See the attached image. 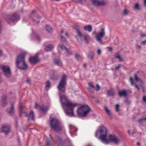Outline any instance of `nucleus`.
Wrapping results in <instances>:
<instances>
[{"instance_id":"1","label":"nucleus","mask_w":146,"mask_h":146,"mask_svg":"<svg viewBox=\"0 0 146 146\" xmlns=\"http://www.w3.org/2000/svg\"><path fill=\"white\" fill-rule=\"evenodd\" d=\"M107 132L106 128L105 126H101L98 129L96 132L95 135L96 137H98L103 143L108 144V141L106 139Z\"/></svg>"},{"instance_id":"2","label":"nucleus","mask_w":146,"mask_h":146,"mask_svg":"<svg viewBox=\"0 0 146 146\" xmlns=\"http://www.w3.org/2000/svg\"><path fill=\"white\" fill-rule=\"evenodd\" d=\"M25 56L24 53L19 54L17 56L15 61L17 67L20 70L26 69L28 66L25 62Z\"/></svg>"},{"instance_id":"3","label":"nucleus","mask_w":146,"mask_h":146,"mask_svg":"<svg viewBox=\"0 0 146 146\" xmlns=\"http://www.w3.org/2000/svg\"><path fill=\"white\" fill-rule=\"evenodd\" d=\"M50 126L55 131L59 132L61 131L62 126L60 122L55 118H53L49 121Z\"/></svg>"},{"instance_id":"4","label":"nucleus","mask_w":146,"mask_h":146,"mask_svg":"<svg viewBox=\"0 0 146 146\" xmlns=\"http://www.w3.org/2000/svg\"><path fill=\"white\" fill-rule=\"evenodd\" d=\"M91 109L87 105H82L78 108L77 110L78 115L82 117H86L91 111Z\"/></svg>"},{"instance_id":"5","label":"nucleus","mask_w":146,"mask_h":146,"mask_svg":"<svg viewBox=\"0 0 146 146\" xmlns=\"http://www.w3.org/2000/svg\"><path fill=\"white\" fill-rule=\"evenodd\" d=\"M78 105L76 103L72 104L69 102H68L64 105V106H65L66 109L64 110L66 114L68 115L74 116V107H76Z\"/></svg>"},{"instance_id":"6","label":"nucleus","mask_w":146,"mask_h":146,"mask_svg":"<svg viewBox=\"0 0 146 146\" xmlns=\"http://www.w3.org/2000/svg\"><path fill=\"white\" fill-rule=\"evenodd\" d=\"M66 77L67 76L66 75L63 74L61 77L60 81L57 86L58 90L63 93H65L66 91Z\"/></svg>"},{"instance_id":"7","label":"nucleus","mask_w":146,"mask_h":146,"mask_svg":"<svg viewBox=\"0 0 146 146\" xmlns=\"http://www.w3.org/2000/svg\"><path fill=\"white\" fill-rule=\"evenodd\" d=\"M1 68L3 72V74L7 78H10L11 76V73L10 68L5 65L1 66Z\"/></svg>"},{"instance_id":"8","label":"nucleus","mask_w":146,"mask_h":146,"mask_svg":"<svg viewBox=\"0 0 146 146\" xmlns=\"http://www.w3.org/2000/svg\"><path fill=\"white\" fill-rule=\"evenodd\" d=\"M105 31L104 28H101L100 32L98 33L96 36V40L101 44H104L101 38H103L105 35Z\"/></svg>"},{"instance_id":"9","label":"nucleus","mask_w":146,"mask_h":146,"mask_svg":"<svg viewBox=\"0 0 146 146\" xmlns=\"http://www.w3.org/2000/svg\"><path fill=\"white\" fill-rule=\"evenodd\" d=\"M74 28L76 30V32L78 35L76 36V39L79 43L80 44H82V40L80 37L83 36V35L80 31V29L79 28V27L77 26H74Z\"/></svg>"},{"instance_id":"10","label":"nucleus","mask_w":146,"mask_h":146,"mask_svg":"<svg viewBox=\"0 0 146 146\" xmlns=\"http://www.w3.org/2000/svg\"><path fill=\"white\" fill-rule=\"evenodd\" d=\"M11 127L8 125H3L0 130V132L5 133V135H8L11 131Z\"/></svg>"},{"instance_id":"11","label":"nucleus","mask_w":146,"mask_h":146,"mask_svg":"<svg viewBox=\"0 0 146 146\" xmlns=\"http://www.w3.org/2000/svg\"><path fill=\"white\" fill-rule=\"evenodd\" d=\"M93 4L96 6H104L106 3L104 1V0H90Z\"/></svg>"},{"instance_id":"12","label":"nucleus","mask_w":146,"mask_h":146,"mask_svg":"<svg viewBox=\"0 0 146 146\" xmlns=\"http://www.w3.org/2000/svg\"><path fill=\"white\" fill-rule=\"evenodd\" d=\"M7 18L13 21H16L19 19L20 18L19 15L15 13H14L11 15H8L7 16Z\"/></svg>"},{"instance_id":"13","label":"nucleus","mask_w":146,"mask_h":146,"mask_svg":"<svg viewBox=\"0 0 146 146\" xmlns=\"http://www.w3.org/2000/svg\"><path fill=\"white\" fill-rule=\"evenodd\" d=\"M109 139L110 141L117 145L118 144L120 141V139L116 136L111 135H109Z\"/></svg>"},{"instance_id":"14","label":"nucleus","mask_w":146,"mask_h":146,"mask_svg":"<svg viewBox=\"0 0 146 146\" xmlns=\"http://www.w3.org/2000/svg\"><path fill=\"white\" fill-rule=\"evenodd\" d=\"M60 101L62 104V107L64 108V105L65 103H66L68 101L67 97L64 95L62 96L60 95Z\"/></svg>"},{"instance_id":"15","label":"nucleus","mask_w":146,"mask_h":146,"mask_svg":"<svg viewBox=\"0 0 146 146\" xmlns=\"http://www.w3.org/2000/svg\"><path fill=\"white\" fill-rule=\"evenodd\" d=\"M38 60L36 56L31 57L29 59V62L31 64H36L38 62Z\"/></svg>"},{"instance_id":"16","label":"nucleus","mask_w":146,"mask_h":146,"mask_svg":"<svg viewBox=\"0 0 146 146\" xmlns=\"http://www.w3.org/2000/svg\"><path fill=\"white\" fill-rule=\"evenodd\" d=\"M118 94L120 97L124 96L126 97L128 95L127 90L125 89H123L119 91Z\"/></svg>"},{"instance_id":"17","label":"nucleus","mask_w":146,"mask_h":146,"mask_svg":"<svg viewBox=\"0 0 146 146\" xmlns=\"http://www.w3.org/2000/svg\"><path fill=\"white\" fill-rule=\"evenodd\" d=\"M54 47V46L53 44H50L46 46L44 50L47 52L51 51L53 49Z\"/></svg>"},{"instance_id":"18","label":"nucleus","mask_w":146,"mask_h":146,"mask_svg":"<svg viewBox=\"0 0 146 146\" xmlns=\"http://www.w3.org/2000/svg\"><path fill=\"white\" fill-rule=\"evenodd\" d=\"M104 109L106 112L109 118L110 119H112V114L110 110L106 106L104 107Z\"/></svg>"},{"instance_id":"19","label":"nucleus","mask_w":146,"mask_h":146,"mask_svg":"<svg viewBox=\"0 0 146 146\" xmlns=\"http://www.w3.org/2000/svg\"><path fill=\"white\" fill-rule=\"evenodd\" d=\"M84 30L88 31L89 32H91L92 31V28L91 25H87L84 27Z\"/></svg>"},{"instance_id":"20","label":"nucleus","mask_w":146,"mask_h":146,"mask_svg":"<svg viewBox=\"0 0 146 146\" xmlns=\"http://www.w3.org/2000/svg\"><path fill=\"white\" fill-rule=\"evenodd\" d=\"M7 97L5 96H4L2 99V105L3 106H5L7 104V102L6 101Z\"/></svg>"},{"instance_id":"21","label":"nucleus","mask_w":146,"mask_h":146,"mask_svg":"<svg viewBox=\"0 0 146 146\" xmlns=\"http://www.w3.org/2000/svg\"><path fill=\"white\" fill-rule=\"evenodd\" d=\"M29 119L31 120H34L35 117L34 113L33 110H31L30 111L28 116Z\"/></svg>"},{"instance_id":"22","label":"nucleus","mask_w":146,"mask_h":146,"mask_svg":"<svg viewBox=\"0 0 146 146\" xmlns=\"http://www.w3.org/2000/svg\"><path fill=\"white\" fill-rule=\"evenodd\" d=\"M54 63L59 66H62V63L60 59H55L54 60Z\"/></svg>"},{"instance_id":"23","label":"nucleus","mask_w":146,"mask_h":146,"mask_svg":"<svg viewBox=\"0 0 146 146\" xmlns=\"http://www.w3.org/2000/svg\"><path fill=\"white\" fill-rule=\"evenodd\" d=\"M107 92L109 96H113L115 95V92L113 89H111L110 90H108Z\"/></svg>"},{"instance_id":"24","label":"nucleus","mask_w":146,"mask_h":146,"mask_svg":"<svg viewBox=\"0 0 146 146\" xmlns=\"http://www.w3.org/2000/svg\"><path fill=\"white\" fill-rule=\"evenodd\" d=\"M36 18L38 20V19H40L41 18V17L40 16H39L38 15L37 16L35 17L33 19V21L34 22V23L36 22V23L38 24L39 23L40 20H38L37 21L35 20V19Z\"/></svg>"},{"instance_id":"25","label":"nucleus","mask_w":146,"mask_h":146,"mask_svg":"<svg viewBox=\"0 0 146 146\" xmlns=\"http://www.w3.org/2000/svg\"><path fill=\"white\" fill-rule=\"evenodd\" d=\"M144 121L146 122V117L144 118L143 117L137 120V122L140 124H142Z\"/></svg>"},{"instance_id":"26","label":"nucleus","mask_w":146,"mask_h":146,"mask_svg":"<svg viewBox=\"0 0 146 146\" xmlns=\"http://www.w3.org/2000/svg\"><path fill=\"white\" fill-rule=\"evenodd\" d=\"M40 109L41 111L44 113L46 111L48 110V108L46 106L40 107Z\"/></svg>"},{"instance_id":"27","label":"nucleus","mask_w":146,"mask_h":146,"mask_svg":"<svg viewBox=\"0 0 146 146\" xmlns=\"http://www.w3.org/2000/svg\"><path fill=\"white\" fill-rule=\"evenodd\" d=\"M90 56H88V57L91 60H93L94 59V53L92 51H91L90 52Z\"/></svg>"},{"instance_id":"28","label":"nucleus","mask_w":146,"mask_h":146,"mask_svg":"<svg viewBox=\"0 0 146 146\" xmlns=\"http://www.w3.org/2000/svg\"><path fill=\"white\" fill-rule=\"evenodd\" d=\"M14 111V106L13 104H12L11 105V110L9 111H8L7 112L10 115H12Z\"/></svg>"},{"instance_id":"29","label":"nucleus","mask_w":146,"mask_h":146,"mask_svg":"<svg viewBox=\"0 0 146 146\" xmlns=\"http://www.w3.org/2000/svg\"><path fill=\"white\" fill-rule=\"evenodd\" d=\"M45 29L47 31L50 32L52 31V28L48 25H46L45 27Z\"/></svg>"},{"instance_id":"30","label":"nucleus","mask_w":146,"mask_h":146,"mask_svg":"<svg viewBox=\"0 0 146 146\" xmlns=\"http://www.w3.org/2000/svg\"><path fill=\"white\" fill-rule=\"evenodd\" d=\"M134 8L137 10L140 11L141 10V9L140 7L139 4L138 3H137L135 4Z\"/></svg>"},{"instance_id":"31","label":"nucleus","mask_w":146,"mask_h":146,"mask_svg":"<svg viewBox=\"0 0 146 146\" xmlns=\"http://www.w3.org/2000/svg\"><path fill=\"white\" fill-rule=\"evenodd\" d=\"M115 58L118 59L120 61H123V60L122 58L120 55H118L117 54H115Z\"/></svg>"},{"instance_id":"32","label":"nucleus","mask_w":146,"mask_h":146,"mask_svg":"<svg viewBox=\"0 0 146 146\" xmlns=\"http://www.w3.org/2000/svg\"><path fill=\"white\" fill-rule=\"evenodd\" d=\"M128 11L127 9H125L123 11L122 15L123 16H125L128 15Z\"/></svg>"},{"instance_id":"33","label":"nucleus","mask_w":146,"mask_h":146,"mask_svg":"<svg viewBox=\"0 0 146 146\" xmlns=\"http://www.w3.org/2000/svg\"><path fill=\"white\" fill-rule=\"evenodd\" d=\"M51 145V143L50 142V140L49 139H47L46 141V146H50Z\"/></svg>"},{"instance_id":"34","label":"nucleus","mask_w":146,"mask_h":146,"mask_svg":"<svg viewBox=\"0 0 146 146\" xmlns=\"http://www.w3.org/2000/svg\"><path fill=\"white\" fill-rule=\"evenodd\" d=\"M19 108L20 109L19 110V115L21 116L22 115V113L23 112V107L22 105H20L19 106Z\"/></svg>"},{"instance_id":"35","label":"nucleus","mask_w":146,"mask_h":146,"mask_svg":"<svg viewBox=\"0 0 146 146\" xmlns=\"http://www.w3.org/2000/svg\"><path fill=\"white\" fill-rule=\"evenodd\" d=\"M83 36H84V39L86 42L87 43H88V40H89V38L88 36L86 35H83Z\"/></svg>"},{"instance_id":"36","label":"nucleus","mask_w":146,"mask_h":146,"mask_svg":"<svg viewBox=\"0 0 146 146\" xmlns=\"http://www.w3.org/2000/svg\"><path fill=\"white\" fill-rule=\"evenodd\" d=\"M134 79L136 82H138L140 80L139 78L137 76L136 74H135Z\"/></svg>"},{"instance_id":"37","label":"nucleus","mask_w":146,"mask_h":146,"mask_svg":"<svg viewBox=\"0 0 146 146\" xmlns=\"http://www.w3.org/2000/svg\"><path fill=\"white\" fill-rule=\"evenodd\" d=\"M50 86V82L49 80H48L46 82L45 87H46L47 88H48Z\"/></svg>"},{"instance_id":"38","label":"nucleus","mask_w":146,"mask_h":146,"mask_svg":"<svg viewBox=\"0 0 146 146\" xmlns=\"http://www.w3.org/2000/svg\"><path fill=\"white\" fill-rule=\"evenodd\" d=\"M129 82L131 83V85H133L134 84V80L133 78L130 77L129 78Z\"/></svg>"},{"instance_id":"39","label":"nucleus","mask_w":146,"mask_h":146,"mask_svg":"<svg viewBox=\"0 0 146 146\" xmlns=\"http://www.w3.org/2000/svg\"><path fill=\"white\" fill-rule=\"evenodd\" d=\"M58 46H60L62 49H64L66 47L64 45L62 44H59Z\"/></svg>"},{"instance_id":"40","label":"nucleus","mask_w":146,"mask_h":146,"mask_svg":"<svg viewBox=\"0 0 146 146\" xmlns=\"http://www.w3.org/2000/svg\"><path fill=\"white\" fill-rule=\"evenodd\" d=\"M75 59L77 60H78L80 57V56L77 54H75Z\"/></svg>"},{"instance_id":"41","label":"nucleus","mask_w":146,"mask_h":146,"mask_svg":"<svg viewBox=\"0 0 146 146\" xmlns=\"http://www.w3.org/2000/svg\"><path fill=\"white\" fill-rule=\"evenodd\" d=\"M60 39L63 42H65L66 41V39L63 37V36L62 35H60Z\"/></svg>"},{"instance_id":"42","label":"nucleus","mask_w":146,"mask_h":146,"mask_svg":"<svg viewBox=\"0 0 146 146\" xmlns=\"http://www.w3.org/2000/svg\"><path fill=\"white\" fill-rule=\"evenodd\" d=\"M83 0H73V1L75 3H80L83 1Z\"/></svg>"},{"instance_id":"43","label":"nucleus","mask_w":146,"mask_h":146,"mask_svg":"<svg viewBox=\"0 0 146 146\" xmlns=\"http://www.w3.org/2000/svg\"><path fill=\"white\" fill-rule=\"evenodd\" d=\"M119 104H117L116 105L115 107V110L116 111H117V112H119Z\"/></svg>"},{"instance_id":"44","label":"nucleus","mask_w":146,"mask_h":146,"mask_svg":"<svg viewBox=\"0 0 146 146\" xmlns=\"http://www.w3.org/2000/svg\"><path fill=\"white\" fill-rule=\"evenodd\" d=\"M97 52L98 55H100L101 54V49H98Z\"/></svg>"},{"instance_id":"45","label":"nucleus","mask_w":146,"mask_h":146,"mask_svg":"<svg viewBox=\"0 0 146 146\" xmlns=\"http://www.w3.org/2000/svg\"><path fill=\"white\" fill-rule=\"evenodd\" d=\"M18 119L17 118H16L15 119V125L16 127L18 126Z\"/></svg>"},{"instance_id":"46","label":"nucleus","mask_w":146,"mask_h":146,"mask_svg":"<svg viewBox=\"0 0 146 146\" xmlns=\"http://www.w3.org/2000/svg\"><path fill=\"white\" fill-rule=\"evenodd\" d=\"M87 89L90 93L91 94L93 93L94 91L91 88H88Z\"/></svg>"},{"instance_id":"47","label":"nucleus","mask_w":146,"mask_h":146,"mask_svg":"<svg viewBox=\"0 0 146 146\" xmlns=\"http://www.w3.org/2000/svg\"><path fill=\"white\" fill-rule=\"evenodd\" d=\"M88 85L90 87H92L93 88H95L94 86L93 85V84L92 83H88Z\"/></svg>"},{"instance_id":"48","label":"nucleus","mask_w":146,"mask_h":146,"mask_svg":"<svg viewBox=\"0 0 146 146\" xmlns=\"http://www.w3.org/2000/svg\"><path fill=\"white\" fill-rule=\"evenodd\" d=\"M97 88L96 89L97 91H99L100 90V88L98 84H97L96 85Z\"/></svg>"},{"instance_id":"49","label":"nucleus","mask_w":146,"mask_h":146,"mask_svg":"<svg viewBox=\"0 0 146 146\" xmlns=\"http://www.w3.org/2000/svg\"><path fill=\"white\" fill-rule=\"evenodd\" d=\"M143 101L144 102H146V96H143Z\"/></svg>"},{"instance_id":"50","label":"nucleus","mask_w":146,"mask_h":146,"mask_svg":"<svg viewBox=\"0 0 146 146\" xmlns=\"http://www.w3.org/2000/svg\"><path fill=\"white\" fill-rule=\"evenodd\" d=\"M121 65L119 64L117 66L115 67V69L116 70H118L121 67Z\"/></svg>"},{"instance_id":"51","label":"nucleus","mask_w":146,"mask_h":146,"mask_svg":"<svg viewBox=\"0 0 146 146\" xmlns=\"http://www.w3.org/2000/svg\"><path fill=\"white\" fill-rule=\"evenodd\" d=\"M65 50H66V52L68 54H70V53L69 51V50H68V48H67L66 47L65 48Z\"/></svg>"},{"instance_id":"52","label":"nucleus","mask_w":146,"mask_h":146,"mask_svg":"<svg viewBox=\"0 0 146 146\" xmlns=\"http://www.w3.org/2000/svg\"><path fill=\"white\" fill-rule=\"evenodd\" d=\"M107 48L110 51H112L113 49L111 47H107Z\"/></svg>"},{"instance_id":"53","label":"nucleus","mask_w":146,"mask_h":146,"mask_svg":"<svg viewBox=\"0 0 146 146\" xmlns=\"http://www.w3.org/2000/svg\"><path fill=\"white\" fill-rule=\"evenodd\" d=\"M35 37L38 40H40V37L38 35H36L35 36Z\"/></svg>"},{"instance_id":"54","label":"nucleus","mask_w":146,"mask_h":146,"mask_svg":"<svg viewBox=\"0 0 146 146\" xmlns=\"http://www.w3.org/2000/svg\"><path fill=\"white\" fill-rule=\"evenodd\" d=\"M40 106L38 104L36 103L35 106V108H37L38 107L40 108Z\"/></svg>"},{"instance_id":"55","label":"nucleus","mask_w":146,"mask_h":146,"mask_svg":"<svg viewBox=\"0 0 146 146\" xmlns=\"http://www.w3.org/2000/svg\"><path fill=\"white\" fill-rule=\"evenodd\" d=\"M141 44H146V39L141 42Z\"/></svg>"},{"instance_id":"56","label":"nucleus","mask_w":146,"mask_h":146,"mask_svg":"<svg viewBox=\"0 0 146 146\" xmlns=\"http://www.w3.org/2000/svg\"><path fill=\"white\" fill-rule=\"evenodd\" d=\"M135 88H137L138 90H140V88H139V87L138 86L137 84H135Z\"/></svg>"},{"instance_id":"57","label":"nucleus","mask_w":146,"mask_h":146,"mask_svg":"<svg viewBox=\"0 0 146 146\" xmlns=\"http://www.w3.org/2000/svg\"><path fill=\"white\" fill-rule=\"evenodd\" d=\"M141 37H144L146 36V35H144V34H141L140 35Z\"/></svg>"},{"instance_id":"58","label":"nucleus","mask_w":146,"mask_h":146,"mask_svg":"<svg viewBox=\"0 0 146 146\" xmlns=\"http://www.w3.org/2000/svg\"><path fill=\"white\" fill-rule=\"evenodd\" d=\"M136 46L137 47V48H141V46L140 45H139L137 44H136Z\"/></svg>"},{"instance_id":"59","label":"nucleus","mask_w":146,"mask_h":146,"mask_svg":"<svg viewBox=\"0 0 146 146\" xmlns=\"http://www.w3.org/2000/svg\"><path fill=\"white\" fill-rule=\"evenodd\" d=\"M25 82L27 83H29L30 80L29 79H27V80H26Z\"/></svg>"},{"instance_id":"60","label":"nucleus","mask_w":146,"mask_h":146,"mask_svg":"<svg viewBox=\"0 0 146 146\" xmlns=\"http://www.w3.org/2000/svg\"><path fill=\"white\" fill-rule=\"evenodd\" d=\"M2 54V50L0 49V57L1 56Z\"/></svg>"},{"instance_id":"61","label":"nucleus","mask_w":146,"mask_h":146,"mask_svg":"<svg viewBox=\"0 0 146 146\" xmlns=\"http://www.w3.org/2000/svg\"><path fill=\"white\" fill-rule=\"evenodd\" d=\"M65 35L66 36H67L68 37H69V35L68 33L67 32H66L65 33Z\"/></svg>"},{"instance_id":"62","label":"nucleus","mask_w":146,"mask_h":146,"mask_svg":"<svg viewBox=\"0 0 146 146\" xmlns=\"http://www.w3.org/2000/svg\"><path fill=\"white\" fill-rule=\"evenodd\" d=\"M25 117H28L29 115L27 112H26V113H25Z\"/></svg>"},{"instance_id":"63","label":"nucleus","mask_w":146,"mask_h":146,"mask_svg":"<svg viewBox=\"0 0 146 146\" xmlns=\"http://www.w3.org/2000/svg\"><path fill=\"white\" fill-rule=\"evenodd\" d=\"M137 145L138 146H140V143L139 142H137Z\"/></svg>"},{"instance_id":"64","label":"nucleus","mask_w":146,"mask_h":146,"mask_svg":"<svg viewBox=\"0 0 146 146\" xmlns=\"http://www.w3.org/2000/svg\"><path fill=\"white\" fill-rule=\"evenodd\" d=\"M83 66L85 68H86V64H84V65H83Z\"/></svg>"}]
</instances>
